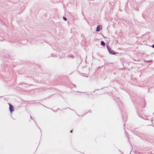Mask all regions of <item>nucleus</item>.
<instances>
[{
	"label": "nucleus",
	"mask_w": 154,
	"mask_h": 154,
	"mask_svg": "<svg viewBox=\"0 0 154 154\" xmlns=\"http://www.w3.org/2000/svg\"><path fill=\"white\" fill-rule=\"evenodd\" d=\"M63 19L65 20H66V18L64 17H63Z\"/></svg>",
	"instance_id": "6"
},
{
	"label": "nucleus",
	"mask_w": 154,
	"mask_h": 154,
	"mask_svg": "<svg viewBox=\"0 0 154 154\" xmlns=\"http://www.w3.org/2000/svg\"><path fill=\"white\" fill-rule=\"evenodd\" d=\"M109 53L112 54H115V52L114 51H111L109 52Z\"/></svg>",
	"instance_id": "3"
},
{
	"label": "nucleus",
	"mask_w": 154,
	"mask_h": 154,
	"mask_svg": "<svg viewBox=\"0 0 154 154\" xmlns=\"http://www.w3.org/2000/svg\"><path fill=\"white\" fill-rule=\"evenodd\" d=\"M106 47L107 48V49L108 50V51H109V52L111 51V48H110V47L108 46V45H107L106 46Z\"/></svg>",
	"instance_id": "4"
},
{
	"label": "nucleus",
	"mask_w": 154,
	"mask_h": 154,
	"mask_svg": "<svg viewBox=\"0 0 154 154\" xmlns=\"http://www.w3.org/2000/svg\"><path fill=\"white\" fill-rule=\"evenodd\" d=\"M101 44L102 45L105 46V43L103 41L101 42Z\"/></svg>",
	"instance_id": "5"
},
{
	"label": "nucleus",
	"mask_w": 154,
	"mask_h": 154,
	"mask_svg": "<svg viewBox=\"0 0 154 154\" xmlns=\"http://www.w3.org/2000/svg\"><path fill=\"white\" fill-rule=\"evenodd\" d=\"M72 130H71V131H70V132L71 133H72Z\"/></svg>",
	"instance_id": "7"
},
{
	"label": "nucleus",
	"mask_w": 154,
	"mask_h": 154,
	"mask_svg": "<svg viewBox=\"0 0 154 154\" xmlns=\"http://www.w3.org/2000/svg\"><path fill=\"white\" fill-rule=\"evenodd\" d=\"M152 47L153 48H154V44L152 45Z\"/></svg>",
	"instance_id": "8"
},
{
	"label": "nucleus",
	"mask_w": 154,
	"mask_h": 154,
	"mask_svg": "<svg viewBox=\"0 0 154 154\" xmlns=\"http://www.w3.org/2000/svg\"><path fill=\"white\" fill-rule=\"evenodd\" d=\"M102 28V26L100 25H99L97 26V29H96V31H99Z\"/></svg>",
	"instance_id": "1"
},
{
	"label": "nucleus",
	"mask_w": 154,
	"mask_h": 154,
	"mask_svg": "<svg viewBox=\"0 0 154 154\" xmlns=\"http://www.w3.org/2000/svg\"><path fill=\"white\" fill-rule=\"evenodd\" d=\"M9 109L11 112L13 111V106L10 103L9 104Z\"/></svg>",
	"instance_id": "2"
}]
</instances>
